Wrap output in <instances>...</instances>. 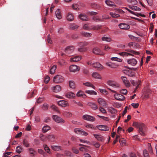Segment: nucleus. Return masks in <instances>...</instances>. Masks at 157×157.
Wrapping results in <instances>:
<instances>
[{"label": "nucleus", "mask_w": 157, "mask_h": 157, "mask_svg": "<svg viewBox=\"0 0 157 157\" xmlns=\"http://www.w3.org/2000/svg\"><path fill=\"white\" fill-rule=\"evenodd\" d=\"M125 51L129 52H130L131 53L126 52H121L119 53L118 54L119 55L123 57H126L128 56H133L132 54H134L137 55H139L140 54V53L139 52L134 50L128 49L125 50Z\"/></svg>", "instance_id": "1"}, {"label": "nucleus", "mask_w": 157, "mask_h": 157, "mask_svg": "<svg viewBox=\"0 0 157 157\" xmlns=\"http://www.w3.org/2000/svg\"><path fill=\"white\" fill-rule=\"evenodd\" d=\"M64 81L63 77L60 75L55 76L53 78V81L56 83H59L63 82Z\"/></svg>", "instance_id": "2"}, {"label": "nucleus", "mask_w": 157, "mask_h": 157, "mask_svg": "<svg viewBox=\"0 0 157 157\" xmlns=\"http://www.w3.org/2000/svg\"><path fill=\"white\" fill-rule=\"evenodd\" d=\"M139 125L140 126L138 128L139 132L141 135L144 136L145 135V133L144 132V131L145 129V125L143 123L140 124Z\"/></svg>", "instance_id": "3"}, {"label": "nucleus", "mask_w": 157, "mask_h": 157, "mask_svg": "<svg viewBox=\"0 0 157 157\" xmlns=\"http://www.w3.org/2000/svg\"><path fill=\"white\" fill-rule=\"evenodd\" d=\"M52 118L55 121L58 123H63L65 122V121L62 118L56 115H53Z\"/></svg>", "instance_id": "4"}, {"label": "nucleus", "mask_w": 157, "mask_h": 157, "mask_svg": "<svg viewBox=\"0 0 157 157\" xmlns=\"http://www.w3.org/2000/svg\"><path fill=\"white\" fill-rule=\"evenodd\" d=\"M83 119L86 120L93 122L95 121V118L89 115H85L83 116Z\"/></svg>", "instance_id": "5"}, {"label": "nucleus", "mask_w": 157, "mask_h": 157, "mask_svg": "<svg viewBox=\"0 0 157 157\" xmlns=\"http://www.w3.org/2000/svg\"><path fill=\"white\" fill-rule=\"evenodd\" d=\"M107 83L110 86L113 87L115 88H118L119 87V84L116 82L113 81H108L107 82Z\"/></svg>", "instance_id": "6"}, {"label": "nucleus", "mask_w": 157, "mask_h": 157, "mask_svg": "<svg viewBox=\"0 0 157 157\" xmlns=\"http://www.w3.org/2000/svg\"><path fill=\"white\" fill-rule=\"evenodd\" d=\"M114 97L116 100L119 101H123L125 99V97L121 94H116L114 95Z\"/></svg>", "instance_id": "7"}, {"label": "nucleus", "mask_w": 157, "mask_h": 157, "mask_svg": "<svg viewBox=\"0 0 157 157\" xmlns=\"http://www.w3.org/2000/svg\"><path fill=\"white\" fill-rule=\"evenodd\" d=\"M74 47L73 46H68L66 48L65 50V52L66 54H70L74 51Z\"/></svg>", "instance_id": "8"}, {"label": "nucleus", "mask_w": 157, "mask_h": 157, "mask_svg": "<svg viewBox=\"0 0 157 157\" xmlns=\"http://www.w3.org/2000/svg\"><path fill=\"white\" fill-rule=\"evenodd\" d=\"M124 73L126 75L130 77H134L135 75V73L131 70H124Z\"/></svg>", "instance_id": "9"}, {"label": "nucleus", "mask_w": 157, "mask_h": 157, "mask_svg": "<svg viewBox=\"0 0 157 157\" xmlns=\"http://www.w3.org/2000/svg\"><path fill=\"white\" fill-rule=\"evenodd\" d=\"M82 59L81 56H75L70 58V61L71 62H78L80 60Z\"/></svg>", "instance_id": "10"}, {"label": "nucleus", "mask_w": 157, "mask_h": 157, "mask_svg": "<svg viewBox=\"0 0 157 157\" xmlns=\"http://www.w3.org/2000/svg\"><path fill=\"white\" fill-rule=\"evenodd\" d=\"M127 63L132 66H134L137 63L136 59L134 58H132L130 59H128Z\"/></svg>", "instance_id": "11"}, {"label": "nucleus", "mask_w": 157, "mask_h": 157, "mask_svg": "<svg viewBox=\"0 0 157 157\" xmlns=\"http://www.w3.org/2000/svg\"><path fill=\"white\" fill-rule=\"evenodd\" d=\"M98 128L100 130L103 131H108L109 129L108 127L106 125H100L97 126Z\"/></svg>", "instance_id": "12"}, {"label": "nucleus", "mask_w": 157, "mask_h": 157, "mask_svg": "<svg viewBox=\"0 0 157 157\" xmlns=\"http://www.w3.org/2000/svg\"><path fill=\"white\" fill-rule=\"evenodd\" d=\"M120 28L123 29H128L130 28V26L125 23H121L118 25Z\"/></svg>", "instance_id": "13"}, {"label": "nucleus", "mask_w": 157, "mask_h": 157, "mask_svg": "<svg viewBox=\"0 0 157 157\" xmlns=\"http://www.w3.org/2000/svg\"><path fill=\"white\" fill-rule=\"evenodd\" d=\"M69 70L71 72H75L78 71L79 69L76 65H72L70 67Z\"/></svg>", "instance_id": "14"}, {"label": "nucleus", "mask_w": 157, "mask_h": 157, "mask_svg": "<svg viewBox=\"0 0 157 157\" xmlns=\"http://www.w3.org/2000/svg\"><path fill=\"white\" fill-rule=\"evenodd\" d=\"M121 78L125 85L127 87H129L130 86V83L127 80V78L125 77L122 76Z\"/></svg>", "instance_id": "15"}, {"label": "nucleus", "mask_w": 157, "mask_h": 157, "mask_svg": "<svg viewBox=\"0 0 157 157\" xmlns=\"http://www.w3.org/2000/svg\"><path fill=\"white\" fill-rule=\"evenodd\" d=\"M92 65L93 67L95 68H97L99 70H101L103 67L102 65L98 62L93 63Z\"/></svg>", "instance_id": "16"}, {"label": "nucleus", "mask_w": 157, "mask_h": 157, "mask_svg": "<svg viewBox=\"0 0 157 157\" xmlns=\"http://www.w3.org/2000/svg\"><path fill=\"white\" fill-rule=\"evenodd\" d=\"M98 102L100 105L103 106L105 107L107 105V103L102 98H98Z\"/></svg>", "instance_id": "17"}, {"label": "nucleus", "mask_w": 157, "mask_h": 157, "mask_svg": "<svg viewBox=\"0 0 157 157\" xmlns=\"http://www.w3.org/2000/svg\"><path fill=\"white\" fill-rule=\"evenodd\" d=\"M47 138L50 141L54 142L56 139V136L53 134L49 135L47 136Z\"/></svg>", "instance_id": "18"}, {"label": "nucleus", "mask_w": 157, "mask_h": 157, "mask_svg": "<svg viewBox=\"0 0 157 157\" xmlns=\"http://www.w3.org/2000/svg\"><path fill=\"white\" fill-rule=\"evenodd\" d=\"M61 87L59 85H57L52 88V90L54 92L57 93L61 90Z\"/></svg>", "instance_id": "19"}, {"label": "nucleus", "mask_w": 157, "mask_h": 157, "mask_svg": "<svg viewBox=\"0 0 157 157\" xmlns=\"http://www.w3.org/2000/svg\"><path fill=\"white\" fill-rule=\"evenodd\" d=\"M87 105L90 106L91 108L93 110H96L98 108V106L97 105L93 102H89L88 103Z\"/></svg>", "instance_id": "20"}, {"label": "nucleus", "mask_w": 157, "mask_h": 157, "mask_svg": "<svg viewBox=\"0 0 157 157\" xmlns=\"http://www.w3.org/2000/svg\"><path fill=\"white\" fill-rule=\"evenodd\" d=\"M58 104L61 106L64 107L68 105V103L64 100H61L59 101Z\"/></svg>", "instance_id": "21"}, {"label": "nucleus", "mask_w": 157, "mask_h": 157, "mask_svg": "<svg viewBox=\"0 0 157 157\" xmlns=\"http://www.w3.org/2000/svg\"><path fill=\"white\" fill-rule=\"evenodd\" d=\"M93 52L96 55H102L100 50L98 48H94L93 49Z\"/></svg>", "instance_id": "22"}, {"label": "nucleus", "mask_w": 157, "mask_h": 157, "mask_svg": "<svg viewBox=\"0 0 157 157\" xmlns=\"http://www.w3.org/2000/svg\"><path fill=\"white\" fill-rule=\"evenodd\" d=\"M29 153L33 155V156H34L36 155L37 152L33 148H30L28 149Z\"/></svg>", "instance_id": "23"}, {"label": "nucleus", "mask_w": 157, "mask_h": 157, "mask_svg": "<svg viewBox=\"0 0 157 157\" xmlns=\"http://www.w3.org/2000/svg\"><path fill=\"white\" fill-rule=\"evenodd\" d=\"M105 3L107 5L110 6H116V5L114 4V3L109 0H106L105 1Z\"/></svg>", "instance_id": "24"}, {"label": "nucleus", "mask_w": 157, "mask_h": 157, "mask_svg": "<svg viewBox=\"0 0 157 157\" xmlns=\"http://www.w3.org/2000/svg\"><path fill=\"white\" fill-rule=\"evenodd\" d=\"M75 95V94L72 92H68L66 94L67 98L71 99L74 98Z\"/></svg>", "instance_id": "25"}, {"label": "nucleus", "mask_w": 157, "mask_h": 157, "mask_svg": "<svg viewBox=\"0 0 157 157\" xmlns=\"http://www.w3.org/2000/svg\"><path fill=\"white\" fill-rule=\"evenodd\" d=\"M79 18L83 21H87L89 19L87 16L82 14H80L79 15Z\"/></svg>", "instance_id": "26"}, {"label": "nucleus", "mask_w": 157, "mask_h": 157, "mask_svg": "<svg viewBox=\"0 0 157 157\" xmlns=\"http://www.w3.org/2000/svg\"><path fill=\"white\" fill-rule=\"evenodd\" d=\"M94 136L99 141H102L104 140L103 137L101 136L95 134H94Z\"/></svg>", "instance_id": "27"}, {"label": "nucleus", "mask_w": 157, "mask_h": 157, "mask_svg": "<svg viewBox=\"0 0 157 157\" xmlns=\"http://www.w3.org/2000/svg\"><path fill=\"white\" fill-rule=\"evenodd\" d=\"M67 18L68 21H71L74 19V17L71 13H69L67 17Z\"/></svg>", "instance_id": "28"}, {"label": "nucleus", "mask_w": 157, "mask_h": 157, "mask_svg": "<svg viewBox=\"0 0 157 157\" xmlns=\"http://www.w3.org/2000/svg\"><path fill=\"white\" fill-rule=\"evenodd\" d=\"M23 145L26 147H29L30 146V144L28 140L25 139H24L23 140Z\"/></svg>", "instance_id": "29"}, {"label": "nucleus", "mask_w": 157, "mask_h": 157, "mask_svg": "<svg viewBox=\"0 0 157 157\" xmlns=\"http://www.w3.org/2000/svg\"><path fill=\"white\" fill-rule=\"evenodd\" d=\"M56 17L59 19L61 18V15L60 13V10L59 9H58L55 13Z\"/></svg>", "instance_id": "30"}, {"label": "nucleus", "mask_w": 157, "mask_h": 157, "mask_svg": "<svg viewBox=\"0 0 157 157\" xmlns=\"http://www.w3.org/2000/svg\"><path fill=\"white\" fill-rule=\"evenodd\" d=\"M79 146H83V147H81L79 148V150L80 151H87V149L86 148V147L88 146H85L82 144H79Z\"/></svg>", "instance_id": "31"}, {"label": "nucleus", "mask_w": 157, "mask_h": 157, "mask_svg": "<svg viewBox=\"0 0 157 157\" xmlns=\"http://www.w3.org/2000/svg\"><path fill=\"white\" fill-rule=\"evenodd\" d=\"M108 111L112 114H114L117 112V110L114 108L112 107H109L108 108Z\"/></svg>", "instance_id": "32"}, {"label": "nucleus", "mask_w": 157, "mask_h": 157, "mask_svg": "<svg viewBox=\"0 0 157 157\" xmlns=\"http://www.w3.org/2000/svg\"><path fill=\"white\" fill-rule=\"evenodd\" d=\"M91 6L92 8L98 10H100L101 8V7L99 5L96 4L95 3L91 4Z\"/></svg>", "instance_id": "33"}, {"label": "nucleus", "mask_w": 157, "mask_h": 157, "mask_svg": "<svg viewBox=\"0 0 157 157\" xmlns=\"http://www.w3.org/2000/svg\"><path fill=\"white\" fill-rule=\"evenodd\" d=\"M81 34L82 36L87 37H90L91 35V33L85 32H81Z\"/></svg>", "instance_id": "34"}, {"label": "nucleus", "mask_w": 157, "mask_h": 157, "mask_svg": "<svg viewBox=\"0 0 157 157\" xmlns=\"http://www.w3.org/2000/svg\"><path fill=\"white\" fill-rule=\"evenodd\" d=\"M50 129V127L48 125L44 126L42 128L43 132L45 133L47 132Z\"/></svg>", "instance_id": "35"}, {"label": "nucleus", "mask_w": 157, "mask_h": 157, "mask_svg": "<svg viewBox=\"0 0 157 157\" xmlns=\"http://www.w3.org/2000/svg\"><path fill=\"white\" fill-rule=\"evenodd\" d=\"M69 85L70 88L72 89H75V82L73 81H70L69 82Z\"/></svg>", "instance_id": "36"}, {"label": "nucleus", "mask_w": 157, "mask_h": 157, "mask_svg": "<svg viewBox=\"0 0 157 157\" xmlns=\"http://www.w3.org/2000/svg\"><path fill=\"white\" fill-rule=\"evenodd\" d=\"M61 147L59 146H52V148L54 151H58L61 149Z\"/></svg>", "instance_id": "37"}, {"label": "nucleus", "mask_w": 157, "mask_h": 157, "mask_svg": "<svg viewBox=\"0 0 157 157\" xmlns=\"http://www.w3.org/2000/svg\"><path fill=\"white\" fill-rule=\"evenodd\" d=\"M23 150V148L21 146H18L16 148V151L18 153H21Z\"/></svg>", "instance_id": "38"}, {"label": "nucleus", "mask_w": 157, "mask_h": 157, "mask_svg": "<svg viewBox=\"0 0 157 157\" xmlns=\"http://www.w3.org/2000/svg\"><path fill=\"white\" fill-rule=\"evenodd\" d=\"M89 43L87 42H80L78 44V46L80 47H84L87 46L88 44Z\"/></svg>", "instance_id": "39"}, {"label": "nucleus", "mask_w": 157, "mask_h": 157, "mask_svg": "<svg viewBox=\"0 0 157 157\" xmlns=\"http://www.w3.org/2000/svg\"><path fill=\"white\" fill-rule=\"evenodd\" d=\"M129 8L132 10H135L140 11L141 10L140 8L136 6H129Z\"/></svg>", "instance_id": "40"}, {"label": "nucleus", "mask_w": 157, "mask_h": 157, "mask_svg": "<svg viewBox=\"0 0 157 157\" xmlns=\"http://www.w3.org/2000/svg\"><path fill=\"white\" fill-rule=\"evenodd\" d=\"M78 51L80 52H84L86 51L87 49L86 48L84 47H80L78 48Z\"/></svg>", "instance_id": "41"}, {"label": "nucleus", "mask_w": 157, "mask_h": 157, "mask_svg": "<svg viewBox=\"0 0 157 157\" xmlns=\"http://www.w3.org/2000/svg\"><path fill=\"white\" fill-rule=\"evenodd\" d=\"M85 92L86 93L88 94L91 95H96L97 94V93L94 90H86Z\"/></svg>", "instance_id": "42"}, {"label": "nucleus", "mask_w": 157, "mask_h": 157, "mask_svg": "<svg viewBox=\"0 0 157 157\" xmlns=\"http://www.w3.org/2000/svg\"><path fill=\"white\" fill-rule=\"evenodd\" d=\"M56 66L55 65H53L50 70V73L52 74H54L55 72V70L56 69Z\"/></svg>", "instance_id": "43"}, {"label": "nucleus", "mask_w": 157, "mask_h": 157, "mask_svg": "<svg viewBox=\"0 0 157 157\" xmlns=\"http://www.w3.org/2000/svg\"><path fill=\"white\" fill-rule=\"evenodd\" d=\"M92 76L96 78H100L101 77L99 74L98 73H94L92 74Z\"/></svg>", "instance_id": "44"}, {"label": "nucleus", "mask_w": 157, "mask_h": 157, "mask_svg": "<svg viewBox=\"0 0 157 157\" xmlns=\"http://www.w3.org/2000/svg\"><path fill=\"white\" fill-rule=\"evenodd\" d=\"M78 26L74 24H72L70 25V28L72 29H77Z\"/></svg>", "instance_id": "45"}, {"label": "nucleus", "mask_w": 157, "mask_h": 157, "mask_svg": "<svg viewBox=\"0 0 157 157\" xmlns=\"http://www.w3.org/2000/svg\"><path fill=\"white\" fill-rule=\"evenodd\" d=\"M148 150L150 154H153V152L151 144H150L148 143Z\"/></svg>", "instance_id": "46"}, {"label": "nucleus", "mask_w": 157, "mask_h": 157, "mask_svg": "<svg viewBox=\"0 0 157 157\" xmlns=\"http://www.w3.org/2000/svg\"><path fill=\"white\" fill-rule=\"evenodd\" d=\"M111 59L113 61H115L120 62H122V60L120 58H118L116 57H113L111 58Z\"/></svg>", "instance_id": "47"}, {"label": "nucleus", "mask_w": 157, "mask_h": 157, "mask_svg": "<svg viewBox=\"0 0 157 157\" xmlns=\"http://www.w3.org/2000/svg\"><path fill=\"white\" fill-rule=\"evenodd\" d=\"M110 15L113 17H118L120 16V15L118 14H116L115 13L111 12L110 13Z\"/></svg>", "instance_id": "48"}, {"label": "nucleus", "mask_w": 157, "mask_h": 157, "mask_svg": "<svg viewBox=\"0 0 157 157\" xmlns=\"http://www.w3.org/2000/svg\"><path fill=\"white\" fill-rule=\"evenodd\" d=\"M36 93V91L34 90L31 93H29L28 94V98H31L33 97Z\"/></svg>", "instance_id": "49"}, {"label": "nucleus", "mask_w": 157, "mask_h": 157, "mask_svg": "<svg viewBox=\"0 0 157 157\" xmlns=\"http://www.w3.org/2000/svg\"><path fill=\"white\" fill-rule=\"evenodd\" d=\"M44 150L46 151L48 153L50 154V149L48 147V146L46 144H45L44 145Z\"/></svg>", "instance_id": "50"}, {"label": "nucleus", "mask_w": 157, "mask_h": 157, "mask_svg": "<svg viewBox=\"0 0 157 157\" xmlns=\"http://www.w3.org/2000/svg\"><path fill=\"white\" fill-rule=\"evenodd\" d=\"M83 85L87 86H90L93 88H94L95 87L92 85L90 82H86L83 83Z\"/></svg>", "instance_id": "51"}, {"label": "nucleus", "mask_w": 157, "mask_h": 157, "mask_svg": "<svg viewBox=\"0 0 157 157\" xmlns=\"http://www.w3.org/2000/svg\"><path fill=\"white\" fill-rule=\"evenodd\" d=\"M75 132L78 134H81L82 131L80 128H76L75 129Z\"/></svg>", "instance_id": "52"}, {"label": "nucleus", "mask_w": 157, "mask_h": 157, "mask_svg": "<svg viewBox=\"0 0 157 157\" xmlns=\"http://www.w3.org/2000/svg\"><path fill=\"white\" fill-rule=\"evenodd\" d=\"M143 154L144 157H150L148 153L146 150L143 151Z\"/></svg>", "instance_id": "53"}, {"label": "nucleus", "mask_w": 157, "mask_h": 157, "mask_svg": "<svg viewBox=\"0 0 157 157\" xmlns=\"http://www.w3.org/2000/svg\"><path fill=\"white\" fill-rule=\"evenodd\" d=\"M106 65L111 68H115L116 67V65L113 64L112 63H106Z\"/></svg>", "instance_id": "54"}, {"label": "nucleus", "mask_w": 157, "mask_h": 157, "mask_svg": "<svg viewBox=\"0 0 157 157\" xmlns=\"http://www.w3.org/2000/svg\"><path fill=\"white\" fill-rule=\"evenodd\" d=\"M102 40L109 42L111 41V39L107 37L103 36L101 39Z\"/></svg>", "instance_id": "55"}, {"label": "nucleus", "mask_w": 157, "mask_h": 157, "mask_svg": "<svg viewBox=\"0 0 157 157\" xmlns=\"http://www.w3.org/2000/svg\"><path fill=\"white\" fill-rule=\"evenodd\" d=\"M101 26L98 25L93 26L92 27V29L95 30H97L99 29H101Z\"/></svg>", "instance_id": "56"}, {"label": "nucleus", "mask_w": 157, "mask_h": 157, "mask_svg": "<svg viewBox=\"0 0 157 157\" xmlns=\"http://www.w3.org/2000/svg\"><path fill=\"white\" fill-rule=\"evenodd\" d=\"M84 92L80 90L77 92L76 94V95L78 97L82 96Z\"/></svg>", "instance_id": "57"}, {"label": "nucleus", "mask_w": 157, "mask_h": 157, "mask_svg": "<svg viewBox=\"0 0 157 157\" xmlns=\"http://www.w3.org/2000/svg\"><path fill=\"white\" fill-rule=\"evenodd\" d=\"M111 48L107 45H104V49L105 51H109Z\"/></svg>", "instance_id": "58"}, {"label": "nucleus", "mask_w": 157, "mask_h": 157, "mask_svg": "<svg viewBox=\"0 0 157 157\" xmlns=\"http://www.w3.org/2000/svg\"><path fill=\"white\" fill-rule=\"evenodd\" d=\"M42 108L44 110H47L48 108V105L46 104H44L43 105Z\"/></svg>", "instance_id": "59"}, {"label": "nucleus", "mask_w": 157, "mask_h": 157, "mask_svg": "<svg viewBox=\"0 0 157 157\" xmlns=\"http://www.w3.org/2000/svg\"><path fill=\"white\" fill-rule=\"evenodd\" d=\"M50 78L48 76H46L44 80V82L46 83H48L50 80Z\"/></svg>", "instance_id": "60"}, {"label": "nucleus", "mask_w": 157, "mask_h": 157, "mask_svg": "<svg viewBox=\"0 0 157 157\" xmlns=\"http://www.w3.org/2000/svg\"><path fill=\"white\" fill-rule=\"evenodd\" d=\"M140 124L135 122L133 123V126L134 127L138 128L140 126L139 125H140Z\"/></svg>", "instance_id": "61"}, {"label": "nucleus", "mask_w": 157, "mask_h": 157, "mask_svg": "<svg viewBox=\"0 0 157 157\" xmlns=\"http://www.w3.org/2000/svg\"><path fill=\"white\" fill-rule=\"evenodd\" d=\"M121 93L124 95H126L127 93V91L126 89H123L121 90Z\"/></svg>", "instance_id": "62"}, {"label": "nucleus", "mask_w": 157, "mask_h": 157, "mask_svg": "<svg viewBox=\"0 0 157 157\" xmlns=\"http://www.w3.org/2000/svg\"><path fill=\"white\" fill-rule=\"evenodd\" d=\"M154 29V25H153V23H151L150 24V27L149 28V29L151 31V33H152Z\"/></svg>", "instance_id": "63"}, {"label": "nucleus", "mask_w": 157, "mask_h": 157, "mask_svg": "<svg viewBox=\"0 0 157 157\" xmlns=\"http://www.w3.org/2000/svg\"><path fill=\"white\" fill-rule=\"evenodd\" d=\"M72 151L73 152L76 154H78L79 152L78 150L74 147L72 148Z\"/></svg>", "instance_id": "64"}]
</instances>
